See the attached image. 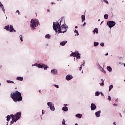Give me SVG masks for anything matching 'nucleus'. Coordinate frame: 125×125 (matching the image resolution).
Listing matches in <instances>:
<instances>
[{"instance_id": "obj_36", "label": "nucleus", "mask_w": 125, "mask_h": 125, "mask_svg": "<svg viewBox=\"0 0 125 125\" xmlns=\"http://www.w3.org/2000/svg\"><path fill=\"white\" fill-rule=\"evenodd\" d=\"M108 100H109V101H111V96H108Z\"/></svg>"}, {"instance_id": "obj_27", "label": "nucleus", "mask_w": 125, "mask_h": 125, "mask_svg": "<svg viewBox=\"0 0 125 125\" xmlns=\"http://www.w3.org/2000/svg\"><path fill=\"white\" fill-rule=\"evenodd\" d=\"M113 85H111L109 86V91H111V90H112V89L113 88Z\"/></svg>"}, {"instance_id": "obj_51", "label": "nucleus", "mask_w": 125, "mask_h": 125, "mask_svg": "<svg viewBox=\"0 0 125 125\" xmlns=\"http://www.w3.org/2000/svg\"><path fill=\"white\" fill-rule=\"evenodd\" d=\"M98 22H99L100 21V19H98Z\"/></svg>"}, {"instance_id": "obj_6", "label": "nucleus", "mask_w": 125, "mask_h": 125, "mask_svg": "<svg viewBox=\"0 0 125 125\" xmlns=\"http://www.w3.org/2000/svg\"><path fill=\"white\" fill-rule=\"evenodd\" d=\"M38 67L40 69H44V70H47L48 66L45 64H39L38 65Z\"/></svg>"}, {"instance_id": "obj_28", "label": "nucleus", "mask_w": 125, "mask_h": 125, "mask_svg": "<svg viewBox=\"0 0 125 125\" xmlns=\"http://www.w3.org/2000/svg\"><path fill=\"white\" fill-rule=\"evenodd\" d=\"M99 43H98V42H94V45L95 46H97L98 45Z\"/></svg>"}, {"instance_id": "obj_26", "label": "nucleus", "mask_w": 125, "mask_h": 125, "mask_svg": "<svg viewBox=\"0 0 125 125\" xmlns=\"http://www.w3.org/2000/svg\"><path fill=\"white\" fill-rule=\"evenodd\" d=\"M20 40H21V42H23V37H22V35H20Z\"/></svg>"}, {"instance_id": "obj_9", "label": "nucleus", "mask_w": 125, "mask_h": 125, "mask_svg": "<svg viewBox=\"0 0 125 125\" xmlns=\"http://www.w3.org/2000/svg\"><path fill=\"white\" fill-rule=\"evenodd\" d=\"M9 32H16L15 30H14V28H13V26L10 25L9 26Z\"/></svg>"}, {"instance_id": "obj_49", "label": "nucleus", "mask_w": 125, "mask_h": 125, "mask_svg": "<svg viewBox=\"0 0 125 125\" xmlns=\"http://www.w3.org/2000/svg\"><path fill=\"white\" fill-rule=\"evenodd\" d=\"M52 4H55V3H54V2H52Z\"/></svg>"}, {"instance_id": "obj_33", "label": "nucleus", "mask_w": 125, "mask_h": 125, "mask_svg": "<svg viewBox=\"0 0 125 125\" xmlns=\"http://www.w3.org/2000/svg\"><path fill=\"white\" fill-rule=\"evenodd\" d=\"M74 32H75V33L77 34V36H79V32H78V30H75Z\"/></svg>"}, {"instance_id": "obj_48", "label": "nucleus", "mask_w": 125, "mask_h": 125, "mask_svg": "<svg viewBox=\"0 0 125 125\" xmlns=\"http://www.w3.org/2000/svg\"><path fill=\"white\" fill-rule=\"evenodd\" d=\"M113 125H116V122H114L113 123Z\"/></svg>"}, {"instance_id": "obj_3", "label": "nucleus", "mask_w": 125, "mask_h": 125, "mask_svg": "<svg viewBox=\"0 0 125 125\" xmlns=\"http://www.w3.org/2000/svg\"><path fill=\"white\" fill-rule=\"evenodd\" d=\"M22 116V113L19 112L16 113V114H11L7 116V121H10V118H12V121L11 122V124H13L14 122H17L18 120L20 119V117Z\"/></svg>"}, {"instance_id": "obj_2", "label": "nucleus", "mask_w": 125, "mask_h": 125, "mask_svg": "<svg viewBox=\"0 0 125 125\" xmlns=\"http://www.w3.org/2000/svg\"><path fill=\"white\" fill-rule=\"evenodd\" d=\"M11 97L13 99L14 102H20V101H23V98L21 93L18 91H16L15 92L11 93Z\"/></svg>"}, {"instance_id": "obj_38", "label": "nucleus", "mask_w": 125, "mask_h": 125, "mask_svg": "<svg viewBox=\"0 0 125 125\" xmlns=\"http://www.w3.org/2000/svg\"><path fill=\"white\" fill-rule=\"evenodd\" d=\"M85 25H86V23L84 22V24H83L82 26H83V27H84V26H85Z\"/></svg>"}, {"instance_id": "obj_54", "label": "nucleus", "mask_w": 125, "mask_h": 125, "mask_svg": "<svg viewBox=\"0 0 125 125\" xmlns=\"http://www.w3.org/2000/svg\"><path fill=\"white\" fill-rule=\"evenodd\" d=\"M75 125H78V124H77V123H76V124H75Z\"/></svg>"}, {"instance_id": "obj_24", "label": "nucleus", "mask_w": 125, "mask_h": 125, "mask_svg": "<svg viewBox=\"0 0 125 125\" xmlns=\"http://www.w3.org/2000/svg\"><path fill=\"white\" fill-rule=\"evenodd\" d=\"M104 18H105V19H108V18H109V15H108V14H105Z\"/></svg>"}, {"instance_id": "obj_23", "label": "nucleus", "mask_w": 125, "mask_h": 125, "mask_svg": "<svg viewBox=\"0 0 125 125\" xmlns=\"http://www.w3.org/2000/svg\"><path fill=\"white\" fill-rule=\"evenodd\" d=\"M50 37H51V36H50L49 34H47L45 35V38L46 39H50Z\"/></svg>"}, {"instance_id": "obj_7", "label": "nucleus", "mask_w": 125, "mask_h": 125, "mask_svg": "<svg viewBox=\"0 0 125 125\" xmlns=\"http://www.w3.org/2000/svg\"><path fill=\"white\" fill-rule=\"evenodd\" d=\"M47 105L49 108H50L51 111H54L55 110V108H54V105L52 104V102H48Z\"/></svg>"}, {"instance_id": "obj_43", "label": "nucleus", "mask_w": 125, "mask_h": 125, "mask_svg": "<svg viewBox=\"0 0 125 125\" xmlns=\"http://www.w3.org/2000/svg\"><path fill=\"white\" fill-rule=\"evenodd\" d=\"M113 106H118V104H114Z\"/></svg>"}, {"instance_id": "obj_44", "label": "nucleus", "mask_w": 125, "mask_h": 125, "mask_svg": "<svg viewBox=\"0 0 125 125\" xmlns=\"http://www.w3.org/2000/svg\"><path fill=\"white\" fill-rule=\"evenodd\" d=\"M64 106H65L64 107H66L67 106H68V104H64Z\"/></svg>"}, {"instance_id": "obj_32", "label": "nucleus", "mask_w": 125, "mask_h": 125, "mask_svg": "<svg viewBox=\"0 0 125 125\" xmlns=\"http://www.w3.org/2000/svg\"><path fill=\"white\" fill-rule=\"evenodd\" d=\"M54 86H55V87H56V88H59V86H58V85L54 84Z\"/></svg>"}, {"instance_id": "obj_59", "label": "nucleus", "mask_w": 125, "mask_h": 125, "mask_svg": "<svg viewBox=\"0 0 125 125\" xmlns=\"http://www.w3.org/2000/svg\"><path fill=\"white\" fill-rule=\"evenodd\" d=\"M58 1H59V0H57Z\"/></svg>"}, {"instance_id": "obj_57", "label": "nucleus", "mask_w": 125, "mask_h": 125, "mask_svg": "<svg viewBox=\"0 0 125 125\" xmlns=\"http://www.w3.org/2000/svg\"><path fill=\"white\" fill-rule=\"evenodd\" d=\"M0 68H1V66L0 65Z\"/></svg>"}, {"instance_id": "obj_50", "label": "nucleus", "mask_w": 125, "mask_h": 125, "mask_svg": "<svg viewBox=\"0 0 125 125\" xmlns=\"http://www.w3.org/2000/svg\"><path fill=\"white\" fill-rule=\"evenodd\" d=\"M75 29H78V26H75Z\"/></svg>"}, {"instance_id": "obj_10", "label": "nucleus", "mask_w": 125, "mask_h": 125, "mask_svg": "<svg viewBox=\"0 0 125 125\" xmlns=\"http://www.w3.org/2000/svg\"><path fill=\"white\" fill-rule=\"evenodd\" d=\"M72 75L68 74L66 76V79L67 81H70V80H72Z\"/></svg>"}, {"instance_id": "obj_14", "label": "nucleus", "mask_w": 125, "mask_h": 125, "mask_svg": "<svg viewBox=\"0 0 125 125\" xmlns=\"http://www.w3.org/2000/svg\"><path fill=\"white\" fill-rule=\"evenodd\" d=\"M16 80H17V81H23V80H24V78L22 77H17L16 78Z\"/></svg>"}, {"instance_id": "obj_20", "label": "nucleus", "mask_w": 125, "mask_h": 125, "mask_svg": "<svg viewBox=\"0 0 125 125\" xmlns=\"http://www.w3.org/2000/svg\"><path fill=\"white\" fill-rule=\"evenodd\" d=\"M79 53L78 51H75L73 53L74 57H76L77 55V54Z\"/></svg>"}, {"instance_id": "obj_29", "label": "nucleus", "mask_w": 125, "mask_h": 125, "mask_svg": "<svg viewBox=\"0 0 125 125\" xmlns=\"http://www.w3.org/2000/svg\"><path fill=\"white\" fill-rule=\"evenodd\" d=\"M99 94H100V93L99 92H98V91L96 92V93H95L96 96H98L99 95Z\"/></svg>"}, {"instance_id": "obj_56", "label": "nucleus", "mask_w": 125, "mask_h": 125, "mask_svg": "<svg viewBox=\"0 0 125 125\" xmlns=\"http://www.w3.org/2000/svg\"><path fill=\"white\" fill-rule=\"evenodd\" d=\"M105 81V80H104V81H103V83H104V81Z\"/></svg>"}, {"instance_id": "obj_39", "label": "nucleus", "mask_w": 125, "mask_h": 125, "mask_svg": "<svg viewBox=\"0 0 125 125\" xmlns=\"http://www.w3.org/2000/svg\"><path fill=\"white\" fill-rule=\"evenodd\" d=\"M101 46H104V43H101L100 44Z\"/></svg>"}, {"instance_id": "obj_37", "label": "nucleus", "mask_w": 125, "mask_h": 125, "mask_svg": "<svg viewBox=\"0 0 125 125\" xmlns=\"http://www.w3.org/2000/svg\"><path fill=\"white\" fill-rule=\"evenodd\" d=\"M16 13H18V14L19 15V14H20V12H19V10H17L16 11Z\"/></svg>"}, {"instance_id": "obj_11", "label": "nucleus", "mask_w": 125, "mask_h": 125, "mask_svg": "<svg viewBox=\"0 0 125 125\" xmlns=\"http://www.w3.org/2000/svg\"><path fill=\"white\" fill-rule=\"evenodd\" d=\"M51 72L53 75H56V74H57V70L56 69H52Z\"/></svg>"}, {"instance_id": "obj_1", "label": "nucleus", "mask_w": 125, "mask_h": 125, "mask_svg": "<svg viewBox=\"0 0 125 125\" xmlns=\"http://www.w3.org/2000/svg\"><path fill=\"white\" fill-rule=\"evenodd\" d=\"M61 25V21L59 22H53V29L57 32V33H66L67 32V29H68V27L67 24Z\"/></svg>"}, {"instance_id": "obj_30", "label": "nucleus", "mask_w": 125, "mask_h": 125, "mask_svg": "<svg viewBox=\"0 0 125 125\" xmlns=\"http://www.w3.org/2000/svg\"><path fill=\"white\" fill-rule=\"evenodd\" d=\"M0 6L1 8H2V9H4V6L3 5H2V3H1V2H0Z\"/></svg>"}, {"instance_id": "obj_40", "label": "nucleus", "mask_w": 125, "mask_h": 125, "mask_svg": "<svg viewBox=\"0 0 125 125\" xmlns=\"http://www.w3.org/2000/svg\"><path fill=\"white\" fill-rule=\"evenodd\" d=\"M100 83H101L100 85H102V86L104 85V83H103V82H102Z\"/></svg>"}, {"instance_id": "obj_19", "label": "nucleus", "mask_w": 125, "mask_h": 125, "mask_svg": "<svg viewBox=\"0 0 125 125\" xmlns=\"http://www.w3.org/2000/svg\"><path fill=\"white\" fill-rule=\"evenodd\" d=\"M76 117H77V118H79V119H81V118H82V114H77L76 115Z\"/></svg>"}, {"instance_id": "obj_16", "label": "nucleus", "mask_w": 125, "mask_h": 125, "mask_svg": "<svg viewBox=\"0 0 125 125\" xmlns=\"http://www.w3.org/2000/svg\"><path fill=\"white\" fill-rule=\"evenodd\" d=\"M62 111H64V112H68V110H69V109L67 107H63L62 108Z\"/></svg>"}, {"instance_id": "obj_42", "label": "nucleus", "mask_w": 125, "mask_h": 125, "mask_svg": "<svg viewBox=\"0 0 125 125\" xmlns=\"http://www.w3.org/2000/svg\"><path fill=\"white\" fill-rule=\"evenodd\" d=\"M70 56H73L74 57V53H72L70 54Z\"/></svg>"}, {"instance_id": "obj_55", "label": "nucleus", "mask_w": 125, "mask_h": 125, "mask_svg": "<svg viewBox=\"0 0 125 125\" xmlns=\"http://www.w3.org/2000/svg\"><path fill=\"white\" fill-rule=\"evenodd\" d=\"M124 67H125V64H124Z\"/></svg>"}, {"instance_id": "obj_45", "label": "nucleus", "mask_w": 125, "mask_h": 125, "mask_svg": "<svg viewBox=\"0 0 125 125\" xmlns=\"http://www.w3.org/2000/svg\"><path fill=\"white\" fill-rule=\"evenodd\" d=\"M106 56L109 55V53H107L106 54H105Z\"/></svg>"}, {"instance_id": "obj_31", "label": "nucleus", "mask_w": 125, "mask_h": 125, "mask_svg": "<svg viewBox=\"0 0 125 125\" xmlns=\"http://www.w3.org/2000/svg\"><path fill=\"white\" fill-rule=\"evenodd\" d=\"M62 124V125H65L66 122H65V119H63Z\"/></svg>"}, {"instance_id": "obj_34", "label": "nucleus", "mask_w": 125, "mask_h": 125, "mask_svg": "<svg viewBox=\"0 0 125 125\" xmlns=\"http://www.w3.org/2000/svg\"><path fill=\"white\" fill-rule=\"evenodd\" d=\"M102 72H103V73H104V74H106V71H105V70L103 69H102Z\"/></svg>"}, {"instance_id": "obj_60", "label": "nucleus", "mask_w": 125, "mask_h": 125, "mask_svg": "<svg viewBox=\"0 0 125 125\" xmlns=\"http://www.w3.org/2000/svg\"><path fill=\"white\" fill-rule=\"evenodd\" d=\"M48 11H49V10H48Z\"/></svg>"}, {"instance_id": "obj_62", "label": "nucleus", "mask_w": 125, "mask_h": 125, "mask_svg": "<svg viewBox=\"0 0 125 125\" xmlns=\"http://www.w3.org/2000/svg\"><path fill=\"white\" fill-rule=\"evenodd\" d=\"M1 84H0V85H1Z\"/></svg>"}, {"instance_id": "obj_5", "label": "nucleus", "mask_w": 125, "mask_h": 125, "mask_svg": "<svg viewBox=\"0 0 125 125\" xmlns=\"http://www.w3.org/2000/svg\"><path fill=\"white\" fill-rule=\"evenodd\" d=\"M107 25L109 28H113V27L116 25V22H114L113 21H110L107 22Z\"/></svg>"}, {"instance_id": "obj_41", "label": "nucleus", "mask_w": 125, "mask_h": 125, "mask_svg": "<svg viewBox=\"0 0 125 125\" xmlns=\"http://www.w3.org/2000/svg\"><path fill=\"white\" fill-rule=\"evenodd\" d=\"M104 1L105 2V3H107V4H109V2H108V1L105 0Z\"/></svg>"}, {"instance_id": "obj_15", "label": "nucleus", "mask_w": 125, "mask_h": 125, "mask_svg": "<svg viewBox=\"0 0 125 125\" xmlns=\"http://www.w3.org/2000/svg\"><path fill=\"white\" fill-rule=\"evenodd\" d=\"M81 18H82V22H83L84 20H85V16L82 15L81 16Z\"/></svg>"}, {"instance_id": "obj_58", "label": "nucleus", "mask_w": 125, "mask_h": 125, "mask_svg": "<svg viewBox=\"0 0 125 125\" xmlns=\"http://www.w3.org/2000/svg\"><path fill=\"white\" fill-rule=\"evenodd\" d=\"M6 19H7V17H6Z\"/></svg>"}, {"instance_id": "obj_4", "label": "nucleus", "mask_w": 125, "mask_h": 125, "mask_svg": "<svg viewBox=\"0 0 125 125\" xmlns=\"http://www.w3.org/2000/svg\"><path fill=\"white\" fill-rule=\"evenodd\" d=\"M30 23V27L34 28L38 26V24H39V21L37 19H32Z\"/></svg>"}, {"instance_id": "obj_61", "label": "nucleus", "mask_w": 125, "mask_h": 125, "mask_svg": "<svg viewBox=\"0 0 125 125\" xmlns=\"http://www.w3.org/2000/svg\"><path fill=\"white\" fill-rule=\"evenodd\" d=\"M120 116H121V113H120Z\"/></svg>"}, {"instance_id": "obj_8", "label": "nucleus", "mask_w": 125, "mask_h": 125, "mask_svg": "<svg viewBox=\"0 0 125 125\" xmlns=\"http://www.w3.org/2000/svg\"><path fill=\"white\" fill-rule=\"evenodd\" d=\"M91 111H94V110H96V105L94 103H92L91 104Z\"/></svg>"}, {"instance_id": "obj_12", "label": "nucleus", "mask_w": 125, "mask_h": 125, "mask_svg": "<svg viewBox=\"0 0 125 125\" xmlns=\"http://www.w3.org/2000/svg\"><path fill=\"white\" fill-rule=\"evenodd\" d=\"M66 43H67V41H63L60 43V45H62V46H64Z\"/></svg>"}, {"instance_id": "obj_25", "label": "nucleus", "mask_w": 125, "mask_h": 125, "mask_svg": "<svg viewBox=\"0 0 125 125\" xmlns=\"http://www.w3.org/2000/svg\"><path fill=\"white\" fill-rule=\"evenodd\" d=\"M7 83H14V82L11 80H7Z\"/></svg>"}, {"instance_id": "obj_22", "label": "nucleus", "mask_w": 125, "mask_h": 125, "mask_svg": "<svg viewBox=\"0 0 125 125\" xmlns=\"http://www.w3.org/2000/svg\"><path fill=\"white\" fill-rule=\"evenodd\" d=\"M4 29H5L6 31H9V25L5 26Z\"/></svg>"}, {"instance_id": "obj_18", "label": "nucleus", "mask_w": 125, "mask_h": 125, "mask_svg": "<svg viewBox=\"0 0 125 125\" xmlns=\"http://www.w3.org/2000/svg\"><path fill=\"white\" fill-rule=\"evenodd\" d=\"M77 59H80V58H81V55L80 54V53H78L77 55H76V56Z\"/></svg>"}, {"instance_id": "obj_52", "label": "nucleus", "mask_w": 125, "mask_h": 125, "mask_svg": "<svg viewBox=\"0 0 125 125\" xmlns=\"http://www.w3.org/2000/svg\"><path fill=\"white\" fill-rule=\"evenodd\" d=\"M39 92L40 93H41V90H39Z\"/></svg>"}, {"instance_id": "obj_46", "label": "nucleus", "mask_w": 125, "mask_h": 125, "mask_svg": "<svg viewBox=\"0 0 125 125\" xmlns=\"http://www.w3.org/2000/svg\"><path fill=\"white\" fill-rule=\"evenodd\" d=\"M101 95H102L103 96V95H104L103 94V93L102 92H101Z\"/></svg>"}, {"instance_id": "obj_35", "label": "nucleus", "mask_w": 125, "mask_h": 125, "mask_svg": "<svg viewBox=\"0 0 125 125\" xmlns=\"http://www.w3.org/2000/svg\"><path fill=\"white\" fill-rule=\"evenodd\" d=\"M82 67H83V64H81L80 67H79V71H81V70H82Z\"/></svg>"}, {"instance_id": "obj_17", "label": "nucleus", "mask_w": 125, "mask_h": 125, "mask_svg": "<svg viewBox=\"0 0 125 125\" xmlns=\"http://www.w3.org/2000/svg\"><path fill=\"white\" fill-rule=\"evenodd\" d=\"M93 33L94 34H95V33L96 34H98V28H95L93 30Z\"/></svg>"}, {"instance_id": "obj_21", "label": "nucleus", "mask_w": 125, "mask_h": 125, "mask_svg": "<svg viewBox=\"0 0 125 125\" xmlns=\"http://www.w3.org/2000/svg\"><path fill=\"white\" fill-rule=\"evenodd\" d=\"M107 69L109 72H112V67L111 66H107Z\"/></svg>"}, {"instance_id": "obj_47", "label": "nucleus", "mask_w": 125, "mask_h": 125, "mask_svg": "<svg viewBox=\"0 0 125 125\" xmlns=\"http://www.w3.org/2000/svg\"><path fill=\"white\" fill-rule=\"evenodd\" d=\"M44 113L43 112V110L42 111V115H43Z\"/></svg>"}, {"instance_id": "obj_13", "label": "nucleus", "mask_w": 125, "mask_h": 125, "mask_svg": "<svg viewBox=\"0 0 125 125\" xmlns=\"http://www.w3.org/2000/svg\"><path fill=\"white\" fill-rule=\"evenodd\" d=\"M100 113H101V111L100 110L96 112L95 113L96 117H100Z\"/></svg>"}, {"instance_id": "obj_53", "label": "nucleus", "mask_w": 125, "mask_h": 125, "mask_svg": "<svg viewBox=\"0 0 125 125\" xmlns=\"http://www.w3.org/2000/svg\"><path fill=\"white\" fill-rule=\"evenodd\" d=\"M115 101H118V99H117L116 100H115Z\"/></svg>"}]
</instances>
